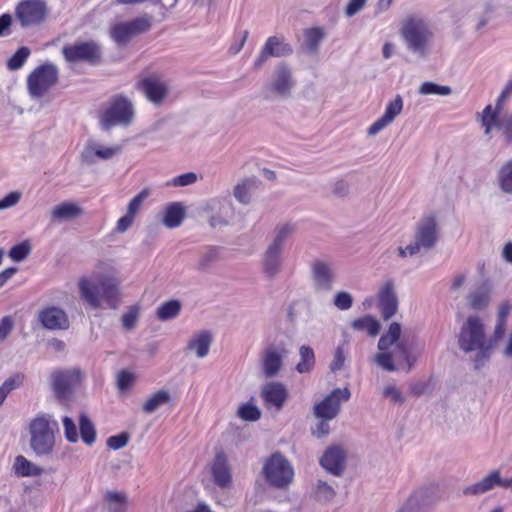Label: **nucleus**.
<instances>
[{"label":"nucleus","mask_w":512,"mask_h":512,"mask_svg":"<svg viewBox=\"0 0 512 512\" xmlns=\"http://www.w3.org/2000/svg\"><path fill=\"white\" fill-rule=\"evenodd\" d=\"M377 346L379 352L374 356V361L389 372H394L404 365L406 370L410 371L424 349L423 343L414 339L409 341L402 336V327L398 322L390 324Z\"/></svg>","instance_id":"f257e3e1"},{"label":"nucleus","mask_w":512,"mask_h":512,"mask_svg":"<svg viewBox=\"0 0 512 512\" xmlns=\"http://www.w3.org/2000/svg\"><path fill=\"white\" fill-rule=\"evenodd\" d=\"M456 338L459 350L468 356L475 370L486 367L496 352V339L490 337L486 320L479 314L463 320Z\"/></svg>","instance_id":"f03ea898"},{"label":"nucleus","mask_w":512,"mask_h":512,"mask_svg":"<svg viewBox=\"0 0 512 512\" xmlns=\"http://www.w3.org/2000/svg\"><path fill=\"white\" fill-rule=\"evenodd\" d=\"M57 430V422L50 420L44 415L38 416L31 421L29 427L31 435L30 447L37 456H46L52 453Z\"/></svg>","instance_id":"7ed1b4c3"},{"label":"nucleus","mask_w":512,"mask_h":512,"mask_svg":"<svg viewBox=\"0 0 512 512\" xmlns=\"http://www.w3.org/2000/svg\"><path fill=\"white\" fill-rule=\"evenodd\" d=\"M83 379L82 371L72 367L55 369L49 375V383L54 396L61 401L71 398Z\"/></svg>","instance_id":"20e7f679"},{"label":"nucleus","mask_w":512,"mask_h":512,"mask_svg":"<svg viewBox=\"0 0 512 512\" xmlns=\"http://www.w3.org/2000/svg\"><path fill=\"white\" fill-rule=\"evenodd\" d=\"M262 473L266 482L275 488L287 487L294 478L293 466L280 453L272 454L265 461Z\"/></svg>","instance_id":"39448f33"},{"label":"nucleus","mask_w":512,"mask_h":512,"mask_svg":"<svg viewBox=\"0 0 512 512\" xmlns=\"http://www.w3.org/2000/svg\"><path fill=\"white\" fill-rule=\"evenodd\" d=\"M59 81V69L53 63L37 66L27 77L29 93L34 98L43 97Z\"/></svg>","instance_id":"423d86ee"},{"label":"nucleus","mask_w":512,"mask_h":512,"mask_svg":"<svg viewBox=\"0 0 512 512\" xmlns=\"http://www.w3.org/2000/svg\"><path fill=\"white\" fill-rule=\"evenodd\" d=\"M133 115L131 102L126 97L117 95L111 99L108 107L101 113L100 123L105 130L116 125H129Z\"/></svg>","instance_id":"0eeeda50"},{"label":"nucleus","mask_w":512,"mask_h":512,"mask_svg":"<svg viewBox=\"0 0 512 512\" xmlns=\"http://www.w3.org/2000/svg\"><path fill=\"white\" fill-rule=\"evenodd\" d=\"M401 34L411 50L422 54L425 52L432 37V33L425 21L413 16L408 17L404 21Z\"/></svg>","instance_id":"6e6552de"},{"label":"nucleus","mask_w":512,"mask_h":512,"mask_svg":"<svg viewBox=\"0 0 512 512\" xmlns=\"http://www.w3.org/2000/svg\"><path fill=\"white\" fill-rule=\"evenodd\" d=\"M62 55L68 63L85 62L97 65L102 59L101 47L93 40L67 44L62 48Z\"/></svg>","instance_id":"1a4fd4ad"},{"label":"nucleus","mask_w":512,"mask_h":512,"mask_svg":"<svg viewBox=\"0 0 512 512\" xmlns=\"http://www.w3.org/2000/svg\"><path fill=\"white\" fill-rule=\"evenodd\" d=\"M438 235L437 226H419L413 240L402 243L397 249V254L401 258H406L428 250L435 245Z\"/></svg>","instance_id":"9d476101"},{"label":"nucleus","mask_w":512,"mask_h":512,"mask_svg":"<svg viewBox=\"0 0 512 512\" xmlns=\"http://www.w3.org/2000/svg\"><path fill=\"white\" fill-rule=\"evenodd\" d=\"M48 7L44 0H21L15 7V19L21 27H33L45 21Z\"/></svg>","instance_id":"9b49d317"},{"label":"nucleus","mask_w":512,"mask_h":512,"mask_svg":"<svg viewBox=\"0 0 512 512\" xmlns=\"http://www.w3.org/2000/svg\"><path fill=\"white\" fill-rule=\"evenodd\" d=\"M290 233L291 230L287 226L279 229L274 240L263 255V272L270 278L276 276L281 270L283 244Z\"/></svg>","instance_id":"f8f14e48"},{"label":"nucleus","mask_w":512,"mask_h":512,"mask_svg":"<svg viewBox=\"0 0 512 512\" xmlns=\"http://www.w3.org/2000/svg\"><path fill=\"white\" fill-rule=\"evenodd\" d=\"M151 27L152 18L148 15H143L130 21L114 24L110 29V34L117 44L124 45L133 37L149 31Z\"/></svg>","instance_id":"ddd939ff"},{"label":"nucleus","mask_w":512,"mask_h":512,"mask_svg":"<svg viewBox=\"0 0 512 512\" xmlns=\"http://www.w3.org/2000/svg\"><path fill=\"white\" fill-rule=\"evenodd\" d=\"M289 351L283 343L271 344L265 348L261 358V368L266 378H273L282 370Z\"/></svg>","instance_id":"4468645a"},{"label":"nucleus","mask_w":512,"mask_h":512,"mask_svg":"<svg viewBox=\"0 0 512 512\" xmlns=\"http://www.w3.org/2000/svg\"><path fill=\"white\" fill-rule=\"evenodd\" d=\"M493 292V282L490 279H483L469 289L465 296L466 304L471 310L485 311L492 302Z\"/></svg>","instance_id":"2eb2a0df"},{"label":"nucleus","mask_w":512,"mask_h":512,"mask_svg":"<svg viewBox=\"0 0 512 512\" xmlns=\"http://www.w3.org/2000/svg\"><path fill=\"white\" fill-rule=\"evenodd\" d=\"M350 398V391L347 388L335 389L321 402L314 405V414L323 420L334 419L339 411L341 403Z\"/></svg>","instance_id":"dca6fc26"},{"label":"nucleus","mask_w":512,"mask_h":512,"mask_svg":"<svg viewBox=\"0 0 512 512\" xmlns=\"http://www.w3.org/2000/svg\"><path fill=\"white\" fill-rule=\"evenodd\" d=\"M136 88L154 104H161L168 94L166 82L156 73L142 77L136 83Z\"/></svg>","instance_id":"f3484780"},{"label":"nucleus","mask_w":512,"mask_h":512,"mask_svg":"<svg viewBox=\"0 0 512 512\" xmlns=\"http://www.w3.org/2000/svg\"><path fill=\"white\" fill-rule=\"evenodd\" d=\"M481 124L485 129V134H490L493 128L502 130L507 143L512 142V115L505 113L498 117L497 113H491V105H487L481 116Z\"/></svg>","instance_id":"a211bd4d"},{"label":"nucleus","mask_w":512,"mask_h":512,"mask_svg":"<svg viewBox=\"0 0 512 512\" xmlns=\"http://www.w3.org/2000/svg\"><path fill=\"white\" fill-rule=\"evenodd\" d=\"M261 397L266 407L280 411L288 398V390L284 384L271 381L262 387Z\"/></svg>","instance_id":"6ab92c4d"},{"label":"nucleus","mask_w":512,"mask_h":512,"mask_svg":"<svg viewBox=\"0 0 512 512\" xmlns=\"http://www.w3.org/2000/svg\"><path fill=\"white\" fill-rule=\"evenodd\" d=\"M312 279L316 290L329 292L333 288L335 272L329 263L317 260L312 265Z\"/></svg>","instance_id":"aec40b11"},{"label":"nucleus","mask_w":512,"mask_h":512,"mask_svg":"<svg viewBox=\"0 0 512 512\" xmlns=\"http://www.w3.org/2000/svg\"><path fill=\"white\" fill-rule=\"evenodd\" d=\"M379 306L385 320L394 316L398 309V300L395 293L394 283L386 281L378 292Z\"/></svg>","instance_id":"412c9836"},{"label":"nucleus","mask_w":512,"mask_h":512,"mask_svg":"<svg viewBox=\"0 0 512 512\" xmlns=\"http://www.w3.org/2000/svg\"><path fill=\"white\" fill-rule=\"evenodd\" d=\"M38 319L43 327L49 330L66 329L69 326L66 312L55 306L41 310L38 314Z\"/></svg>","instance_id":"4be33fe9"},{"label":"nucleus","mask_w":512,"mask_h":512,"mask_svg":"<svg viewBox=\"0 0 512 512\" xmlns=\"http://www.w3.org/2000/svg\"><path fill=\"white\" fill-rule=\"evenodd\" d=\"M345 459L344 450L339 446H332L324 452L320 464L329 473L340 476L345 468Z\"/></svg>","instance_id":"5701e85b"},{"label":"nucleus","mask_w":512,"mask_h":512,"mask_svg":"<svg viewBox=\"0 0 512 512\" xmlns=\"http://www.w3.org/2000/svg\"><path fill=\"white\" fill-rule=\"evenodd\" d=\"M403 109V100L400 95H397L392 101H390L385 109L384 114L376 120L369 128V135H376L386 126H388L398 116Z\"/></svg>","instance_id":"b1692460"},{"label":"nucleus","mask_w":512,"mask_h":512,"mask_svg":"<svg viewBox=\"0 0 512 512\" xmlns=\"http://www.w3.org/2000/svg\"><path fill=\"white\" fill-rule=\"evenodd\" d=\"M291 53L292 48L289 44L283 43L276 36L269 37L255 62V66L260 67L268 57H281Z\"/></svg>","instance_id":"393cba45"},{"label":"nucleus","mask_w":512,"mask_h":512,"mask_svg":"<svg viewBox=\"0 0 512 512\" xmlns=\"http://www.w3.org/2000/svg\"><path fill=\"white\" fill-rule=\"evenodd\" d=\"M81 297L93 308H100L104 302V289H100L99 282L81 278L78 283Z\"/></svg>","instance_id":"a878e982"},{"label":"nucleus","mask_w":512,"mask_h":512,"mask_svg":"<svg viewBox=\"0 0 512 512\" xmlns=\"http://www.w3.org/2000/svg\"><path fill=\"white\" fill-rule=\"evenodd\" d=\"M499 482V471L495 470L489 473L480 481L471 484L464 488L463 494L466 496H480L483 495L495 487H497V483Z\"/></svg>","instance_id":"bb28decb"},{"label":"nucleus","mask_w":512,"mask_h":512,"mask_svg":"<svg viewBox=\"0 0 512 512\" xmlns=\"http://www.w3.org/2000/svg\"><path fill=\"white\" fill-rule=\"evenodd\" d=\"M211 343L212 334L209 331H200L190 338L187 350L194 353L198 358H204L209 353Z\"/></svg>","instance_id":"cd10ccee"},{"label":"nucleus","mask_w":512,"mask_h":512,"mask_svg":"<svg viewBox=\"0 0 512 512\" xmlns=\"http://www.w3.org/2000/svg\"><path fill=\"white\" fill-rule=\"evenodd\" d=\"M212 474L214 481L218 486L226 488L230 485V469L227 464L226 456L223 453H218L216 455L212 465Z\"/></svg>","instance_id":"c85d7f7f"},{"label":"nucleus","mask_w":512,"mask_h":512,"mask_svg":"<svg viewBox=\"0 0 512 512\" xmlns=\"http://www.w3.org/2000/svg\"><path fill=\"white\" fill-rule=\"evenodd\" d=\"M100 289H104V302L110 308H116L120 299L119 281L113 277L98 280Z\"/></svg>","instance_id":"c756f323"},{"label":"nucleus","mask_w":512,"mask_h":512,"mask_svg":"<svg viewBox=\"0 0 512 512\" xmlns=\"http://www.w3.org/2000/svg\"><path fill=\"white\" fill-rule=\"evenodd\" d=\"M261 181L256 177L243 179L234 188V197L242 204H249L253 192L260 186Z\"/></svg>","instance_id":"7c9ffc66"},{"label":"nucleus","mask_w":512,"mask_h":512,"mask_svg":"<svg viewBox=\"0 0 512 512\" xmlns=\"http://www.w3.org/2000/svg\"><path fill=\"white\" fill-rule=\"evenodd\" d=\"M149 196V190L143 189L128 204L127 212L117 221V224H132L144 201Z\"/></svg>","instance_id":"2f4dec72"},{"label":"nucleus","mask_w":512,"mask_h":512,"mask_svg":"<svg viewBox=\"0 0 512 512\" xmlns=\"http://www.w3.org/2000/svg\"><path fill=\"white\" fill-rule=\"evenodd\" d=\"M83 213L82 208L74 202H62L56 205L52 212V218L56 220L75 219Z\"/></svg>","instance_id":"473e14b6"},{"label":"nucleus","mask_w":512,"mask_h":512,"mask_svg":"<svg viewBox=\"0 0 512 512\" xmlns=\"http://www.w3.org/2000/svg\"><path fill=\"white\" fill-rule=\"evenodd\" d=\"M104 505L107 512H126L128 507L127 496L122 492L107 491L104 494Z\"/></svg>","instance_id":"72a5a7b5"},{"label":"nucleus","mask_w":512,"mask_h":512,"mask_svg":"<svg viewBox=\"0 0 512 512\" xmlns=\"http://www.w3.org/2000/svg\"><path fill=\"white\" fill-rule=\"evenodd\" d=\"M351 327L359 332H366L369 336H376L380 331L379 321L371 315H365L351 322Z\"/></svg>","instance_id":"f704fd0d"},{"label":"nucleus","mask_w":512,"mask_h":512,"mask_svg":"<svg viewBox=\"0 0 512 512\" xmlns=\"http://www.w3.org/2000/svg\"><path fill=\"white\" fill-rule=\"evenodd\" d=\"M13 469L15 474L20 477L38 476L42 472L40 467L27 460L22 455H19L15 458Z\"/></svg>","instance_id":"c9c22d12"},{"label":"nucleus","mask_w":512,"mask_h":512,"mask_svg":"<svg viewBox=\"0 0 512 512\" xmlns=\"http://www.w3.org/2000/svg\"><path fill=\"white\" fill-rule=\"evenodd\" d=\"M300 361L296 365V371L300 374L310 373L315 366V353L310 346L302 345L299 348Z\"/></svg>","instance_id":"e433bc0d"},{"label":"nucleus","mask_w":512,"mask_h":512,"mask_svg":"<svg viewBox=\"0 0 512 512\" xmlns=\"http://www.w3.org/2000/svg\"><path fill=\"white\" fill-rule=\"evenodd\" d=\"M273 89L275 92L281 95H285L289 92L292 82L291 74L287 67L279 66L276 71V77L273 82Z\"/></svg>","instance_id":"4c0bfd02"},{"label":"nucleus","mask_w":512,"mask_h":512,"mask_svg":"<svg viewBox=\"0 0 512 512\" xmlns=\"http://www.w3.org/2000/svg\"><path fill=\"white\" fill-rule=\"evenodd\" d=\"M120 150V146L103 147L96 144H90L88 145L82 156L83 158L88 160L91 158V154H93L100 159L107 160L118 154Z\"/></svg>","instance_id":"58836bf2"},{"label":"nucleus","mask_w":512,"mask_h":512,"mask_svg":"<svg viewBox=\"0 0 512 512\" xmlns=\"http://www.w3.org/2000/svg\"><path fill=\"white\" fill-rule=\"evenodd\" d=\"M185 218V208L179 202H173L166 206L164 224H181Z\"/></svg>","instance_id":"ea45409f"},{"label":"nucleus","mask_w":512,"mask_h":512,"mask_svg":"<svg viewBox=\"0 0 512 512\" xmlns=\"http://www.w3.org/2000/svg\"><path fill=\"white\" fill-rule=\"evenodd\" d=\"M170 401V394L165 390H160L151 395L143 404V411L145 413H153L159 407L167 404Z\"/></svg>","instance_id":"a19ab883"},{"label":"nucleus","mask_w":512,"mask_h":512,"mask_svg":"<svg viewBox=\"0 0 512 512\" xmlns=\"http://www.w3.org/2000/svg\"><path fill=\"white\" fill-rule=\"evenodd\" d=\"M181 311V303L178 300H170L161 304L157 309V317L161 321L176 318Z\"/></svg>","instance_id":"79ce46f5"},{"label":"nucleus","mask_w":512,"mask_h":512,"mask_svg":"<svg viewBox=\"0 0 512 512\" xmlns=\"http://www.w3.org/2000/svg\"><path fill=\"white\" fill-rule=\"evenodd\" d=\"M80 434L82 440L87 444L91 445L95 441V428L90 419L85 415L81 414L79 418Z\"/></svg>","instance_id":"37998d69"},{"label":"nucleus","mask_w":512,"mask_h":512,"mask_svg":"<svg viewBox=\"0 0 512 512\" xmlns=\"http://www.w3.org/2000/svg\"><path fill=\"white\" fill-rule=\"evenodd\" d=\"M24 376L21 374L14 375L0 386V406L4 403L6 397L23 383Z\"/></svg>","instance_id":"c03bdc74"},{"label":"nucleus","mask_w":512,"mask_h":512,"mask_svg":"<svg viewBox=\"0 0 512 512\" xmlns=\"http://www.w3.org/2000/svg\"><path fill=\"white\" fill-rule=\"evenodd\" d=\"M306 46L310 52H316L319 46V43L324 37V32L322 28L315 27L305 30L304 32Z\"/></svg>","instance_id":"a18cd8bd"},{"label":"nucleus","mask_w":512,"mask_h":512,"mask_svg":"<svg viewBox=\"0 0 512 512\" xmlns=\"http://www.w3.org/2000/svg\"><path fill=\"white\" fill-rule=\"evenodd\" d=\"M314 494L318 501L329 502L335 497L334 488L325 481L318 480L315 484Z\"/></svg>","instance_id":"49530a36"},{"label":"nucleus","mask_w":512,"mask_h":512,"mask_svg":"<svg viewBox=\"0 0 512 512\" xmlns=\"http://www.w3.org/2000/svg\"><path fill=\"white\" fill-rule=\"evenodd\" d=\"M30 56V49L28 47H20L8 60L7 67L9 70L20 69L28 57Z\"/></svg>","instance_id":"de8ad7c7"},{"label":"nucleus","mask_w":512,"mask_h":512,"mask_svg":"<svg viewBox=\"0 0 512 512\" xmlns=\"http://www.w3.org/2000/svg\"><path fill=\"white\" fill-rule=\"evenodd\" d=\"M499 185L504 192L512 193V160L500 169Z\"/></svg>","instance_id":"09e8293b"},{"label":"nucleus","mask_w":512,"mask_h":512,"mask_svg":"<svg viewBox=\"0 0 512 512\" xmlns=\"http://www.w3.org/2000/svg\"><path fill=\"white\" fill-rule=\"evenodd\" d=\"M419 92L423 95L438 94L445 96L451 93V88L449 86H442L433 82H424L420 86Z\"/></svg>","instance_id":"8fccbe9b"},{"label":"nucleus","mask_w":512,"mask_h":512,"mask_svg":"<svg viewBox=\"0 0 512 512\" xmlns=\"http://www.w3.org/2000/svg\"><path fill=\"white\" fill-rule=\"evenodd\" d=\"M31 246L29 242L24 241L20 244L13 246L9 251V257L16 262L24 260L30 253Z\"/></svg>","instance_id":"3c124183"},{"label":"nucleus","mask_w":512,"mask_h":512,"mask_svg":"<svg viewBox=\"0 0 512 512\" xmlns=\"http://www.w3.org/2000/svg\"><path fill=\"white\" fill-rule=\"evenodd\" d=\"M512 94V79L506 84L505 88L502 90L501 94L499 95L495 108L491 106V113H497L498 117H502L504 114H502V110L505 104V101L508 97H510Z\"/></svg>","instance_id":"603ef678"},{"label":"nucleus","mask_w":512,"mask_h":512,"mask_svg":"<svg viewBox=\"0 0 512 512\" xmlns=\"http://www.w3.org/2000/svg\"><path fill=\"white\" fill-rule=\"evenodd\" d=\"M238 415L244 420L256 421L260 418L261 413L256 406L247 403L239 407Z\"/></svg>","instance_id":"864d4df0"},{"label":"nucleus","mask_w":512,"mask_h":512,"mask_svg":"<svg viewBox=\"0 0 512 512\" xmlns=\"http://www.w3.org/2000/svg\"><path fill=\"white\" fill-rule=\"evenodd\" d=\"M383 397L389 399L393 403L402 404L405 398L400 389L394 384H388L383 388Z\"/></svg>","instance_id":"5fc2aeb1"},{"label":"nucleus","mask_w":512,"mask_h":512,"mask_svg":"<svg viewBox=\"0 0 512 512\" xmlns=\"http://www.w3.org/2000/svg\"><path fill=\"white\" fill-rule=\"evenodd\" d=\"M135 379H136L135 375L130 371L123 370V371L119 372L117 375V386H118L119 390H121V391L129 390L133 386Z\"/></svg>","instance_id":"6e6d98bb"},{"label":"nucleus","mask_w":512,"mask_h":512,"mask_svg":"<svg viewBox=\"0 0 512 512\" xmlns=\"http://www.w3.org/2000/svg\"><path fill=\"white\" fill-rule=\"evenodd\" d=\"M63 427H64V434H65L66 439L71 443L77 442L78 441L77 427H76L74 421L70 417L65 416L63 418Z\"/></svg>","instance_id":"4d7b16f0"},{"label":"nucleus","mask_w":512,"mask_h":512,"mask_svg":"<svg viewBox=\"0 0 512 512\" xmlns=\"http://www.w3.org/2000/svg\"><path fill=\"white\" fill-rule=\"evenodd\" d=\"M197 181V175L194 172H187L174 177L168 184L174 187H183L194 184Z\"/></svg>","instance_id":"13d9d810"},{"label":"nucleus","mask_w":512,"mask_h":512,"mask_svg":"<svg viewBox=\"0 0 512 512\" xmlns=\"http://www.w3.org/2000/svg\"><path fill=\"white\" fill-rule=\"evenodd\" d=\"M139 317V308L136 306L130 307L129 310L122 316V324L127 330L133 329Z\"/></svg>","instance_id":"bf43d9fd"},{"label":"nucleus","mask_w":512,"mask_h":512,"mask_svg":"<svg viewBox=\"0 0 512 512\" xmlns=\"http://www.w3.org/2000/svg\"><path fill=\"white\" fill-rule=\"evenodd\" d=\"M352 303V296L347 292H339L335 295L334 304L340 310H348Z\"/></svg>","instance_id":"052dcab7"},{"label":"nucleus","mask_w":512,"mask_h":512,"mask_svg":"<svg viewBox=\"0 0 512 512\" xmlns=\"http://www.w3.org/2000/svg\"><path fill=\"white\" fill-rule=\"evenodd\" d=\"M129 437L127 434L122 433L119 435L111 436L107 440V445L113 450H118L125 447L128 443Z\"/></svg>","instance_id":"680f3d73"},{"label":"nucleus","mask_w":512,"mask_h":512,"mask_svg":"<svg viewBox=\"0 0 512 512\" xmlns=\"http://www.w3.org/2000/svg\"><path fill=\"white\" fill-rule=\"evenodd\" d=\"M21 198V193L18 191H12L0 200V210L10 208L16 205Z\"/></svg>","instance_id":"e2e57ef3"},{"label":"nucleus","mask_w":512,"mask_h":512,"mask_svg":"<svg viewBox=\"0 0 512 512\" xmlns=\"http://www.w3.org/2000/svg\"><path fill=\"white\" fill-rule=\"evenodd\" d=\"M13 328L11 317L5 316L0 320V343L4 342Z\"/></svg>","instance_id":"0e129e2a"},{"label":"nucleus","mask_w":512,"mask_h":512,"mask_svg":"<svg viewBox=\"0 0 512 512\" xmlns=\"http://www.w3.org/2000/svg\"><path fill=\"white\" fill-rule=\"evenodd\" d=\"M219 251L216 248H210L199 260V266L202 269L207 268L213 261L218 258Z\"/></svg>","instance_id":"69168bd1"},{"label":"nucleus","mask_w":512,"mask_h":512,"mask_svg":"<svg viewBox=\"0 0 512 512\" xmlns=\"http://www.w3.org/2000/svg\"><path fill=\"white\" fill-rule=\"evenodd\" d=\"M345 362V353L342 347H338L334 354V359L331 363V370L337 371L342 369Z\"/></svg>","instance_id":"338daca9"},{"label":"nucleus","mask_w":512,"mask_h":512,"mask_svg":"<svg viewBox=\"0 0 512 512\" xmlns=\"http://www.w3.org/2000/svg\"><path fill=\"white\" fill-rule=\"evenodd\" d=\"M501 354L506 359H512V331L503 342Z\"/></svg>","instance_id":"774afa93"}]
</instances>
